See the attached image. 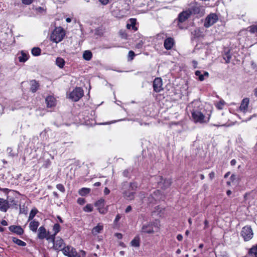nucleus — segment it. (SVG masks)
<instances>
[{
    "instance_id": "6e6d98bb",
    "label": "nucleus",
    "mask_w": 257,
    "mask_h": 257,
    "mask_svg": "<svg viewBox=\"0 0 257 257\" xmlns=\"http://www.w3.org/2000/svg\"><path fill=\"white\" fill-rule=\"evenodd\" d=\"M192 64H193V66L194 67V68H196L197 67V62L195 61V60H193L192 61Z\"/></svg>"
},
{
    "instance_id": "393cba45",
    "label": "nucleus",
    "mask_w": 257,
    "mask_h": 257,
    "mask_svg": "<svg viewBox=\"0 0 257 257\" xmlns=\"http://www.w3.org/2000/svg\"><path fill=\"white\" fill-rule=\"evenodd\" d=\"M191 12L194 14H199L202 16L204 14V10L199 7H194L192 8Z\"/></svg>"
},
{
    "instance_id": "f03ea898",
    "label": "nucleus",
    "mask_w": 257,
    "mask_h": 257,
    "mask_svg": "<svg viewBox=\"0 0 257 257\" xmlns=\"http://www.w3.org/2000/svg\"><path fill=\"white\" fill-rule=\"evenodd\" d=\"M138 184L136 183H123L121 188L123 196L128 200L133 199Z\"/></svg>"
},
{
    "instance_id": "3c124183",
    "label": "nucleus",
    "mask_w": 257,
    "mask_h": 257,
    "mask_svg": "<svg viewBox=\"0 0 257 257\" xmlns=\"http://www.w3.org/2000/svg\"><path fill=\"white\" fill-rule=\"evenodd\" d=\"M132 210V207L131 206H128L126 209H125V212L126 213H128L129 212H130Z\"/></svg>"
},
{
    "instance_id": "a18cd8bd",
    "label": "nucleus",
    "mask_w": 257,
    "mask_h": 257,
    "mask_svg": "<svg viewBox=\"0 0 257 257\" xmlns=\"http://www.w3.org/2000/svg\"><path fill=\"white\" fill-rule=\"evenodd\" d=\"M77 203L80 205H83L85 203V200L84 198H79L77 199Z\"/></svg>"
},
{
    "instance_id": "a878e982",
    "label": "nucleus",
    "mask_w": 257,
    "mask_h": 257,
    "mask_svg": "<svg viewBox=\"0 0 257 257\" xmlns=\"http://www.w3.org/2000/svg\"><path fill=\"white\" fill-rule=\"evenodd\" d=\"M92 57V53L89 50H86L83 52V58L86 61H90Z\"/></svg>"
},
{
    "instance_id": "c9c22d12",
    "label": "nucleus",
    "mask_w": 257,
    "mask_h": 257,
    "mask_svg": "<svg viewBox=\"0 0 257 257\" xmlns=\"http://www.w3.org/2000/svg\"><path fill=\"white\" fill-rule=\"evenodd\" d=\"M56 235L53 234L52 235H50L49 234L47 235V237H45V238L49 241V242H52L53 243H54L55 241L56 240L55 238Z\"/></svg>"
},
{
    "instance_id": "1a4fd4ad",
    "label": "nucleus",
    "mask_w": 257,
    "mask_h": 257,
    "mask_svg": "<svg viewBox=\"0 0 257 257\" xmlns=\"http://www.w3.org/2000/svg\"><path fill=\"white\" fill-rule=\"evenodd\" d=\"M63 253L68 257H77L76 249L70 245H67L61 250Z\"/></svg>"
},
{
    "instance_id": "864d4df0",
    "label": "nucleus",
    "mask_w": 257,
    "mask_h": 257,
    "mask_svg": "<svg viewBox=\"0 0 257 257\" xmlns=\"http://www.w3.org/2000/svg\"><path fill=\"white\" fill-rule=\"evenodd\" d=\"M1 224L2 225H3V226H7L8 225V222L6 220H3L2 221H1Z\"/></svg>"
},
{
    "instance_id": "2eb2a0df",
    "label": "nucleus",
    "mask_w": 257,
    "mask_h": 257,
    "mask_svg": "<svg viewBox=\"0 0 257 257\" xmlns=\"http://www.w3.org/2000/svg\"><path fill=\"white\" fill-rule=\"evenodd\" d=\"M174 45V39L171 37L167 38L164 43V47L167 50H170Z\"/></svg>"
},
{
    "instance_id": "7ed1b4c3",
    "label": "nucleus",
    "mask_w": 257,
    "mask_h": 257,
    "mask_svg": "<svg viewBox=\"0 0 257 257\" xmlns=\"http://www.w3.org/2000/svg\"><path fill=\"white\" fill-rule=\"evenodd\" d=\"M159 228L160 225L157 221L149 222L142 225L141 232L145 233L152 234L158 232Z\"/></svg>"
},
{
    "instance_id": "c03bdc74",
    "label": "nucleus",
    "mask_w": 257,
    "mask_h": 257,
    "mask_svg": "<svg viewBox=\"0 0 257 257\" xmlns=\"http://www.w3.org/2000/svg\"><path fill=\"white\" fill-rule=\"evenodd\" d=\"M33 2V0H22V3L26 5H29L31 4Z\"/></svg>"
},
{
    "instance_id": "9b49d317",
    "label": "nucleus",
    "mask_w": 257,
    "mask_h": 257,
    "mask_svg": "<svg viewBox=\"0 0 257 257\" xmlns=\"http://www.w3.org/2000/svg\"><path fill=\"white\" fill-rule=\"evenodd\" d=\"M153 87L154 91L157 93L163 90L162 80L160 77H157L154 79Z\"/></svg>"
},
{
    "instance_id": "338daca9",
    "label": "nucleus",
    "mask_w": 257,
    "mask_h": 257,
    "mask_svg": "<svg viewBox=\"0 0 257 257\" xmlns=\"http://www.w3.org/2000/svg\"><path fill=\"white\" fill-rule=\"evenodd\" d=\"M254 94L255 96H257V88H255L254 90Z\"/></svg>"
},
{
    "instance_id": "6e6552de",
    "label": "nucleus",
    "mask_w": 257,
    "mask_h": 257,
    "mask_svg": "<svg viewBox=\"0 0 257 257\" xmlns=\"http://www.w3.org/2000/svg\"><path fill=\"white\" fill-rule=\"evenodd\" d=\"M84 94L83 89L81 87L75 88L69 94V98L74 101H78Z\"/></svg>"
},
{
    "instance_id": "bb28decb",
    "label": "nucleus",
    "mask_w": 257,
    "mask_h": 257,
    "mask_svg": "<svg viewBox=\"0 0 257 257\" xmlns=\"http://www.w3.org/2000/svg\"><path fill=\"white\" fill-rule=\"evenodd\" d=\"M31 90L32 92H35L38 89L39 84L36 80H32L31 81Z\"/></svg>"
},
{
    "instance_id": "412c9836",
    "label": "nucleus",
    "mask_w": 257,
    "mask_h": 257,
    "mask_svg": "<svg viewBox=\"0 0 257 257\" xmlns=\"http://www.w3.org/2000/svg\"><path fill=\"white\" fill-rule=\"evenodd\" d=\"M136 19H130L129 20V23L127 24L126 25V28L128 29H132L135 31H137L138 30L137 28L136 27Z\"/></svg>"
},
{
    "instance_id": "de8ad7c7",
    "label": "nucleus",
    "mask_w": 257,
    "mask_h": 257,
    "mask_svg": "<svg viewBox=\"0 0 257 257\" xmlns=\"http://www.w3.org/2000/svg\"><path fill=\"white\" fill-rule=\"evenodd\" d=\"M209 178L212 180L215 177V173L214 172H211L209 174Z\"/></svg>"
},
{
    "instance_id": "9d476101",
    "label": "nucleus",
    "mask_w": 257,
    "mask_h": 257,
    "mask_svg": "<svg viewBox=\"0 0 257 257\" xmlns=\"http://www.w3.org/2000/svg\"><path fill=\"white\" fill-rule=\"evenodd\" d=\"M65 246L64 240L60 237H57L53 243V247L55 250L61 251Z\"/></svg>"
},
{
    "instance_id": "aec40b11",
    "label": "nucleus",
    "mask_w": 257,
    "mask_h": 257,
    "mask_svg": "<svg viewBox=\"0 0 257 257\" xmlns=\"http://www.w3.org/2000/svg\"><path fill=\"white\" fill-rule=\"evenodd\" d=\"M195 75L198 77V80L202 81L205 79V77L207 78L209 76V74L207 72L204 71L203 74H201V72L199 70H197L195 72Z\"/></svg>"
},
{
    "instance_id": "20e7f679",
    "label": "nucleus",
    "mask_w": 257,
    "mask_h": 257,
    "mask_svg": "<svg viewBox=\"0 0 257 257\" xmlns=\"http://www.w3.org/2000/svg\"><path fill=\"white\" fill-rule=\"evenodd\" d=\"M17 204L14 198L7 197V199L0 198V211L6 212L9 208L16 205Z\"/></svg>"
},
{
    "instance_id": "72a5a7b5",
    "label": "nucleus",
    "mask_w": 257,
    "mask_h": 257,
    "mask_svg": "<svg viewBox=\"0 0 257 257\" xmlns=\"http://www.w3.org/2000/svg\"><path fill=\"white\" fill-rule=\"evenodd\" d=\"M37 212L38 210L36 209H33L29 214L28 221L32 220L37 214Z\"/></svg>"
},
{
    "instance_id": "c85d7f7f",
    "label": "nucleus",
    "mask_w": 257,
    "mask_h": 257,
    "mask_svg": "<svg viewBox=\"0 0 257 257\" xmlns=\"http://www.w3.org/2000/svg\"><path fill=\"white\" fill-rule=\"evenodd\" d=\"M140 238L138 236H136L131 242L132 246L139 247L140 246Z\"/></svg>"
},
{
    "instance_id": "473e14b6",
    "label": "nucleus",
    "mask_w": 257,
    "mask_h": 257,
    "mask_svg": "<svg viewBox=\"0 0 257 257\" xmlns=\"http://www.w3.org/2000/svg\"><path fill=\"white\" fill-rule=\"evenodd\" d=\"M41 49L38 47H34L32 50V54L34 56H39L41 54Z\"/></svg>"
},
{
    "instance_id": "423d86ee",
    "label": "nucleus",
    "mask_w": 257,
    "mask_h": 257,
    "mask_svg": "<svg viewBox=\"0 0 257 257\" xmlns=\"http://www.w3.org/2000/svg\"><path fill=\"white\" fill-rule=\"evenodd\" d=\"M240 235L244 241H246L250 240L253 235V231L251 226L249 225L244 226L241 229Z\"/></svg>"
},
{
    "instance_id": "6ab92c4d",
    "label": "nucleus",
    "mask_w": 257,
    "mask_h": 257,
    "mask_svg": "<svg viewBox=\"0 0 257 257\" xmlns=\"http://www.w3.org/2000/svg\"><path fill=\"white\" fill-rule=\"evenodd\" d=\"M47 107H52L56 104V100L52 96H48L45 99Z\"/></svg>"
},
{
    "instance_id": "58836bf2",
    "label": "nucleus",
    "mask_w": 257,
    "mask_h": 257,
    "mask_svg": "<svg viewBox=\"0 0 257 257\" xmlns=\"http://www.w3.org/2000/svg\"><path fill=\"white\" fill-rule=\"evenodd\" d=\"M231 56L229 52H227L225 53L223 55V59L225 61L226 63H229L230 62Z\"/></svg>"
},
{
    "instance_id": "dca6fc26",
    "label": "nucleus",
    "mask_w": 257,
    "mask_h": 257,
    "mask_svg": "<svg viewBox=\"0 0 257 257\" xmlns=\"http://www.w3.org/2000/svg\"><path fill=\"white\" fill-rule=\"evenodd\" d=\"M9 230L19 235L23 234L24 233L23 229L20 226L11 225L9 227Z\"/></svg>"
},
{
    "instance_id": "0eeeda50",
    "label": "nucleus",
    "mask_w": 257,
    "mask_h": 257,
    "mask_svg": "<svg viewBox=\"0 0 257 257\" xmlns=\"http://www.w3.org/2000/svg\"><path fill=\"white\" fill-rule=\"evenodd\" d=\"M218 20V16L215 13H211L205 19L203 25L206 28H209L215 24Z\"/></svg>"
},
{
    "instance_id": "09e8293b",
    "label": "nucleus",
    "mask_w": 257,
    "mask_h": 257,
    "mask_svg": "<svg viewBox=\"0 0 257 257\" xmlns=\"http://www.w3.org/2000/svg\"><path fill=\"white\" fill-rule=\"evenodd\" d=\"M110 191L108 188L105 187L104 189V193L105 195H107L109 193Z\"/></svg>"
},
{
    "instance_id": "680f3d73",
    "label": "nucleus",
    "mask_w": 257,
    "mask_h": 257,
    "mask_svg": "<svg viewBox=\"0 0 257 257\" xmlns=\"http://www.w3.org/2000/svg\"><path fill=\"white\" fill-rule=\"evenodd\" d=\"M204 224H205V228L207 227V226H208V221H207V220H205V221H204Z\"/></svg>"
},
{
    "instance_id": "69168bd1",
    "label": "nucleus",
    "mask_w": 257,
    "mask_h": 257,
    "mask_svg": "<svg viewBox=\"0 0 257 257\" xmlns=\"http://www.w3.org/2000/svg\"><path fill=\"white\" fill-rule=\"evenodd\" d=\"M226 194L228 196H229L231 194V191L230 190H228L226 192Z\"/></svg>"
},
{
    "instance_id": "cd10ccee",
    "label": "nucleus",
    "mask_w": 257,
    "mask_h": 257,
    "mask_svg": "<svg viewBox=\"0 0 257 257\" xmlns=\"http://www.w3.org/2000/svg\"><path fill=\"white\" fill-rule=\"evenodd\" d=\"M65 63V60L62 58H57L56 60V64L59 68H62L64 67Z\"/></svg>"
},
{
    "instance_id": "79ce46f5",
    "label": "nucleus",
    "mask_w": 257,
    "mask_h": 257,
    "mask_svg": "<svg viewBox=\"0 0 257 257\" xmlns=\"http://www.w3.org/2000/svg\"><path fill=\"white\" fill-rule=\"evenodd\" d=\"M56 188L62 192H64L65 191L64 186L61 184H57Z\"/></svg>"
},
{
    "instance_id": "a19ab883",
    "label": "nucleus",
    "mask_w": 257,
    "mask_h": 257,
    "mask_svg": "<svg viewBox=\"0 0 257 257\" xmlns=\"http://www.w3.org/2000/svg\"><path fill=\"white\" fill-rule=\"evenodd\" d=\"M7 152L8 153L9 156L11 157H14L16 155L15 153L13 152L12 149L10 147L7 148Z\"/></svg>"
},
{
    "instance_id": "f3484780",
    "label": "nucleus",
    "mask_w": 257,
    "mask_h": 257,
    "mask_svg": "<svg viewBox=\"0 0 257 257\" xmlns=\"http://www.w3.org/2000/svg\"><path fill=\"white\" fill-rule=\"evenodd\" d=\"M249 103V99L247 98L243 99L241 101L239 110L243 112H245L247 111L248 105Z\"/></svg>"
},
{
    "instance_id": "e2e57ef3",
    "label": "nucleus",
    "mask_w": 257,
    "mask_h": 257,
    "mask_svg": "<svg viewBox=\"0 0 257 257\" xmlns=\"http://www.w3.org/2000/svg\"><path fill=\"white\" fill-rule=\"evenodd\" d=\"M57 218L61 223H63V221L60 216H58Z\"/></svg>"
},
{
    "instance_id": "5701e85b",
    "label": "nucleus",
    "mask_w": 257,
    "mask_h": 257,
    "mask_svg": "<svg viewBox=\"0 0 257 257\" xmlns=\"http://www.w3.org/2000/svg\"><path fill=\"white\" fill-rule=\"evenodd\" d=\"M103 225L100 223H99L97 224V226L93 227V228L92 229V233L93 235H96L98 233H99L103 230Z\"/></svg>"
},
{
    "instance_id": "37998d69",
    "label": "nucleus",
    "mask_w": 257,
    "mask_h": 257,
    "mask_svg": "<svg viewBox=\"0 0 257 257\" xmlns=\"http://www.w3.org/2000/svg\"><path fill=\"white\" fill-rule=\"evenodd\" d=\"M135 55V53L133 51H130L128 54V59H130V60H132Z\"/></svg>"
},
{
    "instance_id": "603ef678",
    "label": "nucleus",
    "mask_w": 257,
    "mask_h": 257,
    "mask_svg": "<svg viewBox=\"0 0 257 257\" xmlns=\"http://www.w3.org/2000/svg\"><path fill=\"white\" fill-rule=\"evenodd\" d=\"M177 239L179 240V241H182V239H183V236L179 234H178L177 236Z\"/></svg>"
},
{
    "instance_id": "4be33fe9",
    "label": "nucleus",
    "mask_w": 257,
    "mask_h": 257,
    "mask_svg": "<svg viewBox=\"0 0 257 257\" xmlns=\"http://www.w3.org/2000/svg\"><path fill=\"white\" fill-rule=\"evenodd\" d=\"M162 181L159 182V185L162 188L165 189L170 186L171 181L170 179H161Z\"/></svg>"
},
{
    "instance_id": "bf43d9fd",
    "label": "nucleus",
    "mask_w": 257,
    "mask_h": 257,
    "mask_svg": "<svg viewBox=\"0 0 257 257\" xmlns=\"http://www.w3.org/2000/svg\"><path fill=\"white\" fill-rule=\"evenodd\" d=\"M2 191L4 192L5 193H7L8 192V189L7 188H2Z\"/></svg>"
},
{
    "instance_id": "f257e3e1",
    "label": "nucleus",
    "mask_w": 257,
    "mask_h": 257,
    "mask_svg": "<svg viewBox=\"0 0 257 257\" xmlns=\"http://www.w3.org/2000/svg\"><path fill=\"white\" fill-rule=\"evenodd\" d=\"M198 102H195L191 104L192 106L195 105V108H193L191 111V116L193 121L197 123H199L200 124L206 123L209 122L211 113L208 114V116H206L201 111L196 109V106L198 105Z\"/></svg>"
},
{
    "instance_id": "ea45409f",
    "label": "nucleus",
    "mask_w": 257,
    "mask_h": 257,
    "mask_svg": "<svg viewBox=\"0 0 257 257\" xmlns=\"http://www.w3.org/2000/svg\"><path fill=\"white\" fill-rule=\"evenodd\" d=\"M249 32L251 33H257V25H252L248 28Z\"/></svg>"
},
{
    "instance_id": "4c0bfd02",
    "label": "nucleus",
    "mask_w": 257,
    "mask_h": 257,
    "mask_svg": "<svg viewBox=\"0 0 257 257\" xmlns=\"http://www.w3.org/2000/svg\"><path fill=\"white\" fill-rule=\"evenodd\" d=\"M225 104V102L223 100H220L218 102L216 103L215 106L218 109H222Z\"/></svg>"
},
{
    "instance_id": "774afa93",
    "label": "nucleus",
    "mask_w": 257,
    "mask_h": 257,
    "mask_svg": "<svg viewBox=\"0 0 257 257\" xmlns=\"http://www.w3.org/2000/svg\"><path fill=\"white\" fill-rule=\"evenodd\" d=\"M200 177L201 180H203L204 179V176L203 174H200Z\"/></svg>"
},
{
    "instance_id": "4d7b16f0",
    "label": "nucleus",
    "mask_w": 257,
    "mask_h": 257,
    "mask_svg": "<svg viewBox=\"0 0 257 257\" xmlns=\"http://www.w3.org/2000/svg\"><path fill=\"white\" fill-rule=\"evenodd\" d=\"M121 218V216L119 214H118L116 215L115 218V221L117 222Z\"/></svg>"
},
{
    "instance_id": "4468645a",
    "label": "nucleus",
    "mask_w": 257,
    "mask_h": 257,
    "mask_svg": "<svg viewBox=\"0 0 257 257\" xmlns=\"http://www.w3.org/2000/svg\"><path fill=\"white\" fill-rule=\"evenodd\" d=\"M49 232H47L46 228L43 226L40 227L38 230V237L40 239H43L47 237Z\"/></svg>"
},
{
    "instance_id": "39448f33",
    "label": "nucleus",
    "mask_w": 257,
    "mask_h": 257,
    "mask_svg": "<svg viewBox=\"0 0 257 257\" xmlns=\"http://www.w3.org/2000/svg\"><path fill=\"white\" fill-rule=\"evenodd\" d=\"M65 36V32L62 27H57L53 31L50 38L53 42L58 43L61 42Z\"/></svg>"
},
{
    "instance_id": "b1692460",
    "label": "nucleus",
    "mask_w": 257,
    "mask_h": 257,
    "mask_svg": "<svg viewBox=\"0 0 257 257\" xmlns=\"http://www.w3.org/2000/svg\"><path fill=\"white\" fill-rule=\"evenodd\" d=\"M29 59V55L28 53L22 51L20 56L18 57L19 61L20 62H25Z\"/></svg>"
},
{
    "instance_id": "c756f323",
    "label": "nucleus",
    "mask_w": 257,
    "mask_h": 257,
    "mask_svg": "<svg viewBox=\"0 0 257 257\" xmlns=\"http://www.w3.org/2000/svg\"><path fill=\"white\" fill-rule=\"evenodd\" d=\"M90 190V189L88 188H82L79 190V194L81 196H85L89 194Z\"/></svg>"
},
{
    "instance_id": "f8f14e48",
    "label": "nucleus",
    "mask_w": 257,
    "mask_h": 257,
    "mask_svg": "<svg viewBox=\"0 0 257 257\" xmlns=\"http://www.w3.org/2000/svg\"><path fill=\"white\" fill-rule=\"evenodd\" d=\"M95 206L97 207L98 210L101 214H105L107 212V209L104 208L105 200L103 199H100L95 203Z\"/></svg>"
},
{
    "instance_id": "13d9d810",
    "label": "nucleus",
    "mask_w": 257,
    "mask_h": 257,
    "mask_svg": "<svg viewBox=\"0 0 257 257\" xmlns=\"http://www.w3.org/2000/svg\"><path fill=\"white\" fill-rule=\"evenodd\" d=\"M121 37L123 39H126L127 38V34L124 33H122L121 34Z\"/></svg>"
},
{
    "instance_id": "8fccbe9b",
    "label": "nucleus",
    "mask_w": 257,
    "mask_h": 257,
    "mask_svg": "<svg viewBox=\"0 0 257 257\" xmlns=\"http://www.w3.org/2000/svg\"><path fill=\"white\" fill-rule=\"evenodd\" d=\"M99 2L103 5H105L108 4V0H99Z\"/></svg>"
},
{
    "instance_id": "052dcab7",
    "label": "nucleus",
    "mask_w": 257,
    "mask_h": 257,
    "mask_svg": "<svg viewBox=\"0 0 257 257\" xmlns=\"http://www.w3.org/2000/svg\"><path fill=\"white\" fill-rule=\"evenodd\" d=\"M100 185H101V183L99 182H96L94 184V186H100Z\"/></svg>"
},
{
    "instance_id": "49530a36",
    "label": "nucleus",
    "mask_w": 257,
    "mask_h": 257,
    "mask_svg": "<svg viewBox=\"0 0 257 257\" xmlns=\"http://www.w3.org/2000/svg\"><path fill=\"white\" fill-rule=\"evenodd\" d=\"M143 44H144V42L142 41H140L136 45V48H137V49H141V48H142Z\"/></svg>"
},
{
    "instance_id": "0e129e2a",
    "label": "nucleus",
    "mask_w": 257,
    "mask_h": 257,
    "mask_svg": "<svg viewBox=\"0 0 257 257\" xmlns=\"http://www.w3.org/2000/svg\"><path fill=\"white\" fill-rule=\"evenodd\" d=\"M66 21L67 22V23H70L71 22V19L69 18H67L66 19Z\"/></svg>"
},
{
    "instance_id": "a211bd4d",
    "label": "nucleus",
    "mask_w": 257,
    "mask_h": 257,
    "mask_svg": "<svg viewBox=\"0 0 257 257\" xmlns=\"http://www.w3.org/2000/svg\"><path fill=\"white\" fill-rule=\"evenodd\" d=\"M39 224V221L35 220H32L29 223L30 229L34 232H36Z\"/></svg>"
},
{
    "instance_id": "ddd939ff",
    "label": "nucleus",
    "mask_w": 257,
    "mask_h": 257,
    "mask_svg": "<svg viewBox=\"0 0 257 257\" xmlns=\"http://www.w3.org/2000/svg\"><path fill=\"white\" fill-rule=\"evenodd\" d=\"M192 14L190 10H186L181 12L178 16V20L180 23H183L187 20Z\"/></svg>"
},
{
    "instance_id": "5fc2aeb1",
    "label": "nucleus",
    "mask_w": 257,
    "mask_h": 257,
    "mask_svg": "<svg viewBox=\"0 0 257 257\" xmlns=\"http://www.w3.org/2000/svg\"><path fill=\"white\" fill-rule=\"evenodd\" d=\"M236 163V161L235 159H233L230 161V165L231 166H234Z\"/></svg>"
},
{
    "instance_id": "2f4dec72",
    "label": "nucleus",
    "mask_w": 257,
    "mask_h": 257,
    "mask_svg": "<svg viewBox=\"0 0 257 257\" xmlns=\"http://www.w3.org/2000/svg\"><path fill=\"white\" fill-rule=\"evenodd\" d=\"M13 241L14 243H16L19 246H25L26 245V243L19 239L14 237L13 239Z\"/></svg>"
},
{
    "instance_id": "e433bc0d",
    "label": "nucleus",
    "mask_w": 257,
    "mask_h": 257,
    "mask_svg": "<svg viewBox=\"0 0 257 257\" xmlns=\"http://www.w3.org/2000/svg\"><path fill=\"white\" fill-rule=\"evenodd\" d=\"M93 205L91 204H87L84 208L83 210L86 212H90L93 211Z\"/></svg>"
},
{
    "instance_id": "7c9ffc66",
    "label": "nucleus",
    "mask_w": 257,
    "mask_h": 257,
    "mask_svg": "<svg viewBox=\"0 0 257 257\" xmlns=\"http://www.w3.org/2000/svg\"><path fill=\"white\" fill-rule=\"evenodd\" d=\"M249 254L254 257H257V244L251 247L248 252Z\"/></svg>"
},
{
    "instance_id": "f704fd0d",
    "label": "nucleus",
    "mask_w": 257,
    "mask_h": 257,
    "mask_svg": "<svg viewBox=\"0 0 257 257\" xmlns=\"http://www.w3.org/2000/svg\"><path fill=\"white\" fill-rule=\"evenodd\" d=\"M54 234L56 235L60 231V225L58 223H55L53 227Z\"/></svg>"
}]
</instances>
